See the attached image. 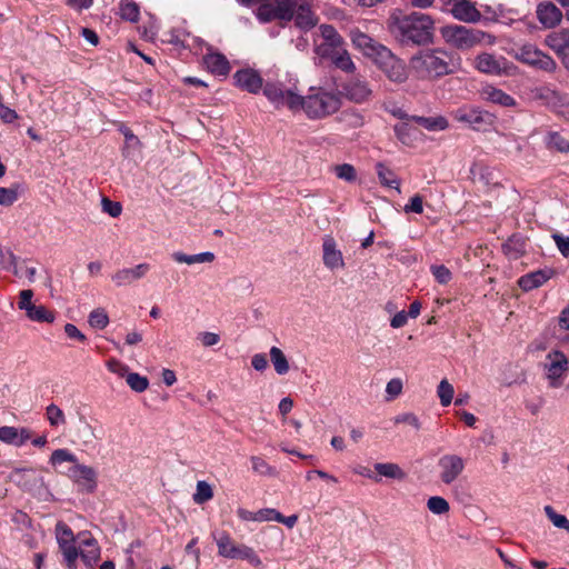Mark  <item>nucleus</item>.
I'll use <instances>...</instances> for the list:
<instances>
[{
  "instance_id": "58",
  "label": "nucleus",
  "mask_w": 569,
  "mask_h": 569,
  "mask_svg": "<svg viewBox=\"0 0 569 569\" xmlns=\"http://www.w3.org/2000/svg\"><path fill=\"white\" fill-rule=\"evenodd\" d=\"M257 522L263 521H279L282 520V515L273 508H264L257 511Z\"/></svg>"
},
{
  "instance_id": "22",
  "label": "nucleus",
  "mask_w": 569,
  "mask_h": 569,
  "mask_svg": "<svg viewBox=\"0 0 569 569\" xmlns=\"http://www.w3.org/2000/svg\"><path fill=\"white\" fill-rule=\"evenodd\" d=\"M350 38L353 46L362 51V53L371 60L376 57V53L379 51V49L385 48V46L376 42L371 37L360 31L359 29L351 30Z\"/></svg>"
},
{
  "instance_id": "16",
  "label": "nucleus",
  "mask_w": 569,
  "mask_h": 569,
  "mask_svg": "<svg viewBox=\"0 0 569 569\" xmlns=\"http://www.w3.org/2000/svg\"><path fill=\"white\" fill-rule=\"evenodd\" d=\"M545 42L569 70V29L551 32L546 37Z\"/></svg>"
},
{
  "instance_id": "26",
  "label": "nucleus",
  "mask_w": 569,
  "mask_h": 569,
  "mask_svg": "<svg viewBox=\"0 0 569 569\" xmlns=\"http://www.w3.org/2000/svg\"><path fill=\"white\" fill-rule=\"evenodd\" d=\"M203 62L213 74L226 77L230 72V63L222 53H207L203 57Z\"/></svg>"
},
{
  "instance_id": "47",
  "label": "nucleus",
  "mask_w": 569,
  "mask_h": 569,
  "mask_svg": "<svg viewBox=\"0 0 569 569\" xmlns=\"http://www.w3.org/2000/svg\"><path fill=\"white\" fill-rule=\"evenodd\" d=\"M333 172L337 178L345 180L347 182H355L357 179V171L352 164L342 163L333 167Z\"/></svg>"
},
{
  "instance_id": "53",
  "label": "nucleus",
  "mask_w": 569,
  "mask_h": 569,
  "mask_svg": "<svg viewBox=\"0 0 569 569\" xmlns=\"http://www.w3.org/2000/svg\"><path fill=\"white\" fill-rule=\"evenodd\" d=\"M403 382L400 378H392L386 386V400L391 401L402 393Z\"/></svg>"
},
{
  "instance_id": "25",
  "label": "nucleus",
  "mask_w": 569,
  "mask_h": 569,
  "mask_svg": "<svg viewBox=\"0 0 569 569\" xmlns=\"http://www.w3.org/2000/svg\"><path fill=\"white\" fill-rule=\"evenodd\" d=\"M480 97L487 102L501 107H513L516 104V100L510 94L493 86L483 87L480 91Z\"/></svg>"
},
{
  "instance_id": "5",
  "label": "nucleus",
  "mask_w": 569,
  "mask_h": 569,
  "mask_svg": "<svg viewBox=\"0 0 569 569\" xmlns=\"http://www.w3.org/2000/svg\"><path fill=\"white\" fill-rule=\"evenodd\" d=\"M372 61L389 81L398 84L407 81L409 74L406 63L387 47L379 49Z\"/></svg>"
},
{
  "instance_id": "60",
  "label": "nucleus",
  "mask_w": 569,
  "mask_h": 569,
  "mask_svg": "<svg viewBox=\"0 0 569 569\" xmlns=\"http://www.w3.org/2000/svg\"><path fill=\"white\" fill-rule=\"evenodd\" d=\"M252 469L260 475H271L272 468L260 457H251Z\"/></svg>"
},
{
  "instance_id": "23",
  "label": "nucleus",
  "mask_w": 569,
  "mask_h": 569,
  "mask_svg": "<svg viewBox=\"0 0 569 569\" xmlns=\"http://www.w3.org/2000/svg\"><path fill=\"white\" fill-rule=\"evenodd\" d=\"M293 19L296 26L302 30H310L318 22V17L311 10L309 0L299 1L295 10Z\"/></svg>"
},
{
  "instance_id": "63",
  "label": "nucleus",
  "mask_w": 569,
  "mask_h": 569,
  "mask_svg": "<svg viewBox=\"0 0 569 569\" xmlns=\"http://www.w3.org/2000/svg\"><path fill=\"white\" fill-rule=\"evenodd\" d=\"M33 292L30 289L22 290L19 295L18 307L21 310L27 311L28 308H31L34 303L32 302Z\"/></svg>"
},
{
  "instance_id": "27",
  "label": "nucleus",
  "mask_w": 569,
  "mask_h": 569,
  "mask_svg": "<svg viewBox=\"0 0 569 569\" xmlns=\"http://www.w3.org/2000/svg\"><path fill=\"white\" fill-rule=\"evenodd\" d=\"M527 240L521 234H512L503 244L505 254L512 260H517L526 252Z\"/></svg>"
},
{
  "instance_id": "59",
  "label": "nucleus",
  "mask_w": 569,
  "mask_h": 569,
  "mask_svg": "<svg viewBox=\"0 0 569 569\" xmlns=\"http://www.w3.org/2000/svg\"><path fill=\"white\" fill-rule=\"evenodd\" d=\"M0 441L17 446L18 429L9 426L0 427Z\"/></svg>"
},
{
  "instance_id": "30",
  "label": "nucleus",
  "mask_w": 569,
  "mask_h": 569,
  "mask_svg": "<svg viewBox=\"0 0 569 569\" xmlns=\"http://www.w3.org/2000/svg\"><path fill=\"white\" fill-rule=\"evenodd\" d=\"M328 59L331 60L336 68L345 72L352 73L356 70V66L349 52L343 48V46Z\"/></svg>"
},
{
  "instance_id": "13",
  "label": "nucleus",
  "mask_w": 569,
  "mask_h": 569,
  "mask_svg": "<svg viewBox=\"0 0 569 569\" xmlns=\"http://www.w3.org/2000/svg\"><path fill=\"white\" fill-rule=\"evenodd\" d=\"M453 118L459 122L472 126V128L477 130L492 126L495 122V116L492 113L478 108H460L455 111Z\"/></svg>"
},
{
  "instance_id": "48",
  "label": "nucleus",
  "mask_w": 569,
  "mask_h": 569,
  "mask_svg": "<svg viewBox=\"0 0 569 569\" xmlns=\"http://www.w3.org/2000/svg\"><path fill=\"white\" fill-rule=\"evenodd\" d=\"M427 507L435 515H445L450 510L448 501L439 496L430 497L427 501Z\"/></svg>"
},
{
  "instance_id": "19",
  "label": "nucleus",
  "mask_w": 569,
  "mask_h": 569,
  "mask_svg": "<svg viewBox=\"0 0 569 569\" xmlns=\"http://www.w3.org/2000/svg\"><path fill=\"white\" fill-rule=\"evenodd\" d=\"M322 251L323 264L328 269L335 270L345 268L342 252L337 248V242L332 236L326 234L323 237Z\"/></svg>"
},
{
  "instance_id": "32",
  "label": "nucleus",
  "mask_w": 569,
  "mask_h": 569,
  "mask_svg": "<svg viewBox=\"0 0 569 569\" xmlns=\"http://www.w3.org/2000/svg\"><path fill=\"white\" fill-rule=\"evenodd\" d=\"M376 170L382 186L395 188L398 192H400V180L391 169L386 167L383 163L378 162L376 164Z\"/></svg>"
},
{
  "instance_id": "3",
  "label": "nucleus",
  "mask_w": 569,
  "mask_h": 569,
  "mask_svg": "<svg viewBox=\"0 0 569 569\" xmlns=\"http://www.w3.org/2000/svg\"><path fill=\"white\" fill-rule=\"evenodd\" d=\"M340 107L341 99L338 93L311 87L306 97L301 96L299 111L303 110L310 119H322L337 112Z\"/></svg>"
},
{
  "instance_id": "15",
  "label": "nucleus",
  "mask_w": 569,
  "mask_h": 569,
  "mask_svg": "<svg viewBox=\"0 0 569 569\" xmlns=\"http://www.w3.org/2000/svg\"><path fill=\"white\" fill-rule=\"evenodd\" d=\"M440 479L443 483H452L463 471L465 461L457 455H445L439 461Z\"/></svg>"
},
{
  "instance_id": "40",
  "label": "nucleus",
  "mask_w": 569,
  "mask_h": 569,
  "mask_svg": "<svg viewBox=\"0 0 569 569\" xmlns=\"http://www.w3.org/2000/svg\"><path fill=\"white\" fill-rule=\"evenodd\" d=\"M546 144L549 149L560 152L569 151V141L558 132H549L546 137Z\"/></svg>"
},
{
  "instance_id": "56",
  "label": "nucleus",
  "mask_w": 569,
  "mask_h": 569,
  "mask_svg": "<svg viewBox=\"0 0 569 569\" xmlns=\"http://www.w3.org/2000/svg\"><path fill=\"white\" fill-rule=\"evenodd\" d=\"M102 211L108 213L112 218H117L122 212L120 202L111 201L109 198L103 197L101 200Z\"/></svg>"
},
{
  "instance_id": "9",
  "label": "nucleus",
  "mask_w": 569,
  "mask_h": 569,
  "mask_svg": "<svg viewBox=\"0 0 569 569\" xmlns=\"http://www.w3.org/2000/svg\"><path fill=\"white\" fill-rule=\"evenodd\" d=\"M319 32L322 41H315V53L319 60L328 59L343 44V38L338 33L337 29L331 24H320Z\"/></svg>"
},
{
  "instance_id": "35",
  "label": "nucleus",
  "mask_w": 569,
  "mask_h": 569,
  "mask_svg": "<svg viewBox=\"0 0 569 569\" xmlns=\"http://www.w3.org/2000/svg\"><path fill=\"white\" fill-rule=\"evenodd\" d=\"M87 549L81 550L80 557L87 567H92L100 556V548L94 539L90 538L83 541Z\"/></svg>"
},
{
  "instance_id": "44",
  "label": "nucleus",
  "mask_w": 569,
  "mask_h": 569,
  "mask_svg": "<svg viewBox=\"0 0 569 569\" xmlns=\"http://www.w3.org/2000/svg\"><path fill=\"white\" fill-rule=\"evenodd\" d=\"M20 184H13L10 188L0 187V206H12L19 198Z\"/></svg>"
},
{
  "instance_id": "8",
  "label": "nucleus",
  "mask_w": 569,
  "mask_h": 569,
  "mask_svg": "<svg viewBox=\"0 0 569 569\" xmlns=\"http://www.w3.org/2000/svg\"><path fill=\"white\" fill-rule=\"evenodd\" d=\"M516 58L522 63L546 72H555L557 69L555 59L532 44L520 47Z\"/></svg>"
},
{
  "instance_id": "45",
  "label": "nucleus",
  "mask_w": 569,
  "mask_h": 569,
  "mask_svg": "<svg viewBox=\"0 0 569 569\" xmlns=\"http://www.w3.org/2000/svg\"><path fill=\"white\" fill-rule=\"evenodd\" d=\"M46 416L51 427H59L66 423L63 411L54 403H50L47 407Z\"/></svg>"
},
{
  "instance_id": "50",
  "label": "nucleus",
  "mask_w": 569,
  "mask_h": 569,
  "mask_svg": "<svg viewBox=\"0 0 569 569\" xmlns=\"http://www.w3.org/2000/svg\"><path fill=\"white\" fill-rule=\"evenodd\" d=\"M545 512L555 527L565 529L569 532V520L566 516L557 513L551 506H546Z\"/></svg>"
},
{
  "instance_id": "43",
  "label": "nucleus",
  "mask_w": 569,
  "mask_h": 569,
  "mask_svg": "<svg viewBox=\"0 0 569 569\" xmlns=\"http://www.w3.org/2000/svg\"><path fill=\"white\" fill-rule=\"evenodd\" d=\"M126 382L136 392H143L149 387V380L147 377L140 376L137 372H130L126 376Z\"/></svg>"
},
{
  "instance_id": "34",
  "label": "nucleus",
  "mask_w": 569,
  "mask_h": 569,
  "mask_svg": "<svg viewBox=\"0 0 569 569\" xmlns=\"http://www.w3.org/2000/svg\"><path fill=\"white\" fill-rule=\"evenodd\" d=\"M27 317L31 321L36 322H48L51 323L54 321L56 316L53 311L48 310L44 306L33 305L31 308H28L26 311Z\"/></svg>"
},
{
  "instance_id": "39",
  "label": "nucleus",
  "mask_w": 569,
  "mask_h": 569,
  "mask_svg": "<svg viewBox=\"0 0 569 569\" xmlns=\"http://www.w3.org/2000/svg\"><path fill=\"white\" fill-rule=\"evenodd\" d=\"M213 498V489L210 483L204 480L197 482L196 492L192 496L194 503L203 505Z\"/></svg>"
},
{
  "instance_id": "14",
  "label": "nucleus",
  "mask_w": 569,
  "mask_h": 569,
  "mask_svg": "<svg viewBox=\"0 0 569 569\" xmlns=\"http://www.w3.org/2000/svg\"><path fill=\"white\" fill-rule=\"evenodd\" d=\"M445 3L450 6L449 12L459 21L476 23L481 20V12L469 0H446Z\"/></svg>"
},
{
  "instance_id": "37",
  "label": "nucleus",
  "mask_w": 569,
  "mask_h": 569,
  "mask_svg": "<svg viewBox=\"0 0 569 569\" xmlns=\"http://www.w3.org/2000/svg\"><path fill=\"white\" fill-rule=\"evenodd\" d=\"M119 13L122 19L137 22L140 16L139 6L132 0H121L119 3Z\"/></svg>"
},
{
  "instance_id": "42",
  "label": "nucleus",
  "mask_w": 569,
  "mask_h": 569,
  "mask_svg": "<svg viewBox=\"0 0 569 569\" xmlns=\"http://www.w3.org/2000/svg\"><path fill=\"white\" fill-rule=\"evenodd\" d=\"M59 548L63 555L64 562L69 569L76 568V561L80 556L78 548L74 542L59 545Z\"/></svg>"
},
{
  "instance_id": "57",
  "label": "nucleus",
  "mask_w": 569,
  "mask_h": 569,
  "mask_svg": "<svg viewBox=\"0 0 569 569\" xmlns=\"http://www.w3.org/2000/svg\"><path fill=\"white\" fill-rule=\"evenodd\" d=\"M395 425L406 423L415 428L416 430H419L421 427V423L419 421V418L412 413V412H405L396 416L393 418Z\"/></svg>"
},
{
  "instance_id": "7",
  "label": "nucleus",
  "mask_w": 569,
  "mask_h": 569,
  "mask_svg": "<svg viewBox=\"0 0 569 569\" xmlns=\"http://www.w3.org/2000/svg\"><path fill=\"white\" fill-rule=\"evenodd\" d=\"M263 94L277 109L287 107L293 112L299 111L301 96L292 89L286 88L282 83H264Z\"/></svg>"
},
{
  "instance_id": "41",
  "label": "nucleus",
  "mask_w": 569,
  "mask_h": 569,
  "mask_svg": "<svg viewBox=\"0 0 569 569\" xmlns=\"http://www.w3.org/2000/svg\"><path fill=\"white\" fill-rule=\"evenodd\" d=\"M49 462L52 465V466H57V465H60L62 462H70V463H73V466L76 463H79L78 462V458L74 453H72L70 450L68 449H56L51 456H50V459H49Z\"/></svg>"
},
{
  "instance_id": "24",
  "label": "nucleus",
  "mask_w": 569,
  "mask_h": 569,
  "mask_svg": "<svg viewBox=\"0 0 569 569\" xmlns=\"http://www.w3.org/2000/svg\"><path fill=\"white\" fill-rule=\"evenodd\" d=\"M537 18L545 28H553L561 21L562 12L552 2L540 3Z\"/></svg>"
},
{
  "instance_id": "10",
  "label": "nucleus",
  "mask_w": 569,
  "mask_h": 569,
  "mask_svg": "<svg viewBox=\"0 0 569 569\" xmlns=\"http://www.w3.org/2000/svg\"><path fill=\"white\" fill-rule=\"evenodd\" d=\"M341 94L351 102L365 103L371 100L373 90L366 78L355 76L342 83Z\"/></svg>"
},
{
  "instance_id": "33",
  "label": "nucleus",
  "mask_w": 569,
  "mask_h": 569,
  "mask_svg": "<svg viewBox=\"0 0 569 569\" xmlns=\"http://www.w3.org/2000/svg\"><path fill=\"white\" fill-rule=\"evenodd\" d=\"M412 120L429 131H441L448 128L449 123L445 117H412Z\"/></svg>"
},
{
  "instance_id": "38",
  "label": "nucleus",
  "mask_w": 569,
  "mask_h": 569,
  "mask_svg": "<svg viewBox=\"0 0 569 569\" xmlns=\"http://www.w3.org/2000/svg\"><path fill=\"white\" fill-rule=\"evenodd\" d=\"M270 359L278 375L282 376L289 371V362L284 353L278 347L270 349Z\"/></svg>"
},
{
  "instance_id": "12",
  "label": "nucleus",
  "mask_w": 569,
  "mask_h": 569,
  "mask_svg": "<svg viewBox=\"0 0 569 569\" xmlns=\"http://www.w3.org/2000/svg\"><path fill=\"white\" fill-rule=\"evenodd\" d=\"M68 477L77 485L79 492L93 493L97 489V471L90 466L76 463L69 469Z\"/></svg>"
},
{
  "instance_id": "51",
  "label": "nucleus",
  "mask_w": 569,
  "mask_h": 569,
  "mask_svg": "<svg viewBox=\"0 0 569 569\" xmlns=\"http://www.w3.org/2000/svg\"><path fill=\"white\" fill-rule=\"evenodd\" d=\"M109 323V317L103 309H94L89 315V325L92 328L104 329Z\"/></svg>"
},
{
  "instance_id": "28",
  "label": "nucleus",
  "mask_w": 569,
  "mask_h": 569,
  "mask_svg": "<svg viewBox=\"0 0 569 569\" xmlns=\"http://www.w3.org/2000/svg\"><path fill=\"white\" fill-rule=\"evenodd\" d=\"M376 475L381 479V477H386L389 479L396 480H405L407 475L400 468L399 465L393 462H377L375 463Z\"/></svg>"
},
{
  "instance_id": "49",
  "label": "nucleus",
  "mask_w": 569,
  "mask_h": 569,
  "mask_svg": "<svg viewBox=\"0 0 569 569\" xmlns=\"http://www.w3.org/2000/svg\"><path fill=\"white\" fill-rule=\"evenodd\" d=\"M0 267L3 269H12L14 274H18L17 257L10 249H4L0 246Z\"/></svg>"
},
{
  "instance_id": "17",
  "label": "nucleus",
  "mask_w": 569,
  "mask_h": 569,
  "mask_svg": "<svg viewBox=\"0 0 569 569\" xmlns=\"http://www.w3.org/2000/svg\"><path fill=\"white\" fill-rule=\"evenodd\" d=\"M233 80L238 88L253 94L264 87L263 79L259 72L250 68L238 70L233 74Z\"/></svg>"
},
{
  "instance_id": "18",
  "label": "nucleus",
  "mask_w": 569,
  "mask_h": 569,
  "mask_svg": "<svg viewBox=\"0 0 569 569\" xmlns=\"http://www.w3.org/2000/svg\"><path fill=\"white\" fill-rule=\"evenodd\" d=\"M506 59L495 54L482 52L475 59V68L487 74L500 76L506 72Z\"/></svg>"
},
{
  "instance_id": "2",
  "label": "nucleus",
  "mask_w": 569,
  "mask_h": 569,
  "mask_svg": "<svg viewBox=\"0 0 569 569\" xmlns=\"http://www.w3.org/2000/svg\"><path fill=\"white\" fill-rule=\"evenodd\" d=\"M460 57L441 49L422 50L410 60V66L419 79H437L459 70Z\"/></svg>"
},
{
  "instance_id": "29",
  "label": "nucleus",
  "mask_w": 569,
  "mask_h": 569,
  "mask_svg": "<svg viewBox=\"0 0 569 569\" xmlns=\"http://www.w3.org/2000/svg\"><path fill=\"white\" fill-rule=\"evenodd\" d=\"M172 259L178 263H187V264H194V263H209L214 260V254L210 251L196 253V254H187L181 251H176L171 254Z\"/></svg>"
},
{
  "instance_id": "31",
  "label": "nucleus",
  "mask_w": 569,
  "mask_h": 569,
  "mask_svg": "<svg viewBox=\"0 0 569 569\" xmlns=\"http://www.w3.org/2000/svg\"><path fill=\"white\" fill-rule=\"evenodd\" d=\"M539 97L547 101L548 104L552 106L553 108H565L568 114H569V100L566 94H562L556 90L551 89H542Z\"/></svg>"
},
{
  "instance_id": "62",
  "label": "nucleus",
  "mask_w": 569,
  "mask_h": 569,
  "mask_svg": "<svg viewBox=\"0 0 569 569\" xmlns=\"http://www.w3.org/2000/svg\"><path fill=\"white\" fill-rule=\"evenodd\" d=\"M551 238L555 240L558 250L563 257L569 256V237H565L560 233H552Z\"/></svg>"
},
{
  "instance_id": "36",
  "label": "nucleus",
  "mask_w": 569,
  "mask_h": 569,
  "mask_svg": "<svg viewBox=\"0 0 569 569\" xmlns=\"http://www.w3.org/2000/svg\"><path fill=\"white\" fill-rule=\"evenodd\" d=\"M28 476H31L32 480L34 482L40 483L41 486L44 483L43 478L37 477L32 469L17 468L11 473V478L14 481H17L19 485H21L26 490H31V487L28 486V479H27Z\"/></svg>"
},
{
  "instance_id": "61",
  "label": "nucleus",
  "mask_w": 569,
  "mask_h": 569,
  "mask_svg": "<svg viewBox=\"0 0 569 569\" xmlns=\"http://www.w3.org/2000/svg\"><path fill=\"white\" fill-rule=\"evenodd\" d=\"M403 210L407 213H409V212L422 213V211H423L422 197L419 194L413 196L410 199V202L405 206Z\"/></svg>"
},
{
  "instance_id": "6",
  "label": "nucleus",
  "mask_w": 569,
  "mask_h": 569,
  "mask_svg": "<svg viewBox=\"0 0 569 569\" xmlns=\"http://www.w3.org/2000/svg\"><path fill=\"white\" fill-rule=\"evenodd\" d=\"M216 541L219 556L228 559L247 560L254 567H259L261 565L260 558L251 547L237 545L229 533L221 532L220 536L216 538Z\"/></svg>"
},
{
  "instance_id": "46",
  "label": "nucleus",
  "mask_w": 569,
  "mask_h": 569,
  "mask_svg": "<svg viewBox=\"0 0 569 569\" xmlns=\"http://www.w3.org/2000/svg\"><path fill=\"white\" fill-rule=\"evenodd\" d=\"M437 393L441 406L447 407L452 402L455 390L452 385L447 379H443L438 386Z\"/></svg>"
},
{
  "instance_id": "11",
  "label": "nucleus",
  "mask_w": 569,
  "mask_h": 569,
  "mask_svg": "<svg viewBox=\"0 0 569 569\" xmlns=\"http://www.w3.org/2000/svg\"><path fill=\"white\" fill-rule=\"evenodd\" d=\"M568 366L569 359L563 352L553 351L548 353L545 369L550 387L558 388L562 385V379L568 371Z\"/></svg>"
},
{
  "instance_id": "55",
  "label": "nucleus",
  "mask_w": 569,
  "mask_h": 569,
  "mask_svg": "<svg viewBox=\"0 0 569 569\" xmlns=\"http://www.w3.org/2000/svg\"><path fill=\"white\" fill-rule=\"evenodd\" d=\"M56 531L59 545L74 542L73 532L66 523L59 522L57 525Z\"/></svg>"
},
{
  "instance_id": "1",
  "label": "nucleus",
  "mask_w": 569,
  "mask_h": 569,
  "mask_svg": "<svg viewBox=\"0 0 569 569\" xmlns=\"http://www.w3.org/2000/svg\"><path fill=\"white\" fill-rule=\"evenodd\" d=\"M389 30L402 43L427 44L432 41L433 21L430 16L421 12L392 14Z\"/></svg>"
},
{
  "instance_id": "54",
  "label": "nucleus",
  "mask_w": 569,
  "mask_h": 569,
  "mask_svg": "<svg viewBox=\"0 0 569 569\" xmlns=\"http://www.w3.org/2000/svg\"><path fill=\"white\" fill-rule=\"evenodd\" d=\"M430 270L440 284H447L452 278L451 271L443 264H433Z\"/></svg>"
},
{
  "instance_id": "4",
  "label": "nucleus",
  "mask_w": 569,
  "mask_h": 569,
  "mask_svg": "<svg viewBox=\"0 0 569 569\" xmlns=\"http://www.w3.org/2000/svg\"><path fill=\"white\" fill-rule=\"evenodd\" d=\"M440 33L448 44L459 50H469L482 43L485 38H491L479 29L459 24L445 26L440 29Z\"/></svg>"
},
{
  "instance_id": "52",
  "label": "nucleus",
  "mask_w": 569,
  "mask_h": 569,
  "mask_svg": "<svg viewBox=\"0 0 569 569\" xmlns=\"http://www.w3.org/2000/svg\"><path fill=\"white\" fill-rule=\"evenodd\" d=\"M257 19L262 23H268L277 20L272 2L262 3L258 7L256 12Z\"/></svg>"
},
{
  "instance_id": "20",
  "label": "nucleus",
  "mask_w": 569,
  "mask_h": 569,
  "mask_svg": "<svg viewBox=\"0 0 569 569\" xmlns=\"http://www.w3.org/2000/svg\"><path fill=\"white\" fill-rule=\"evenodd\" d=\"M150 270L149 263H139L133 268H124L114 272L111 277L117 287H126L143 278Z\"/></svg>"
},
{
  "instance_id": "21",
  "label": "nucleus",
  "mask_w": 569,
  "mask_h": 569,
  "mask_svg": "<svg viewBox=\"0 0 569 569\" xmlns=\"http://www.w3.org/2000/svg\"><path fill=\"white\" fill-rule=\"evenodd\" d=\"M556 271L552 268H543L521 276L518 279V286L523 291H531L543 286L548 280L555 277Z\"/></svg>"
},
{
  "instance_id": "64",
  "label": "nucleus",
  "mask_w": 569,
  "mask_h": 569,
  "mask_svg": "<svg viewBox=\"0 0 569 569\" xmlns=\"http://www.w3.org/2000/svg\"><path fill=\"white\" fill-rule=\"evenodd\" d=\"M198 339L201 341L203 347H212V346H216L217 343H219L220 336L214 332L206 331V332H200L198 335Z\"/></svg>"
}]
</instances>
